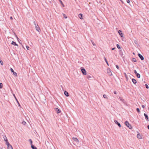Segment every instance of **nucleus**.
Wrapping results in <instances>:
<instances>
[{
	"label": "nucleus",
	"mask_w": 149,
	"mask_h": 149,
	"mask_svg": "<svg viewBox=\"0 0 149 149\" xmlns=\"http://www.w3.org/2000/svg\"><path fill=\"white\" fill-rule=\"evenodd\" d=\"M125 124L130 129L132 128V127L131 125L129 124V122H125Z\"/></svg>",
	"instance_id": "nucleus-1"
},
{
	"label": "nucleus",
	"mask_w": 149,
	"mask_h": 149,
	"mask_svg": "<svg viewBox=\"0 0 149 149\" xmlns=\"http://www.w3.org/2000/svg\"><path fill=\"white\" fill-rule=\"evenodd\" d=\"M81 70L84 75H86V71L85 69L83 68L82 67H81Z\"/></svg>",
	"instance_id": "nucleus-2"
},
{
	"label": "nucleus",
	"mask_w": 149,
	"mask_h": 149,
	"mask_svg": "<svg viewBox=\"0 0 149 149\" xmlns=\"http://www.w3.org/2000/svg\"><path fill=\"white\" fill-rule=\"evenodd\" d=\"M107 72L109 76H111L112 75V73L111 72V70L110 69L108 68L107 69Z\"/></svg>",
	"instance_id": "nucleus-3"
},
{
	"label": "nucleus",
	"mask_w": 149,
	"mask_h": 149,
	"mask_svg": "<svg viewBox=\"0 0 149 149\" xmlns=\"http://www.w3.org/2000/svg\"><path fill=\"white\" fill-rule=\"evenodd\" d=\"M6 144L8 148L9 149H13L12 146L10 145L9 142H7V143H6Z\"/></svg>",
	"instance_id": "nucleus-4"
},
{
	"label": "nucleus",
	"mask_w": 149,
	"mask_h": 149,
	"mask_svg": "<svg viewBox=\"0 0 149 149\" xmlns=\"http://www.w3.org/2000/svg\"><path fill=\"white\" fill-rule=\"evenodd\" d=\"M10 70L11 72L13 73V74L14 75H15L16 77L17 76V73L15 72L13 70L12 68H11Z\"/></svg>",
	"instance_id": "nucleus-5"
},
{
	"label": "nucleus",
	"mask_w": 149,
	"mask_h": 149,
	"mask_svg": "<svg viewBox=\"0 0 149 149\" xmlns=\"http://www.w3.org/2000/svg\"><path fill=\"white\" fill-rule=\"evenodd\" d=\"M137 137L139 139H142V135L140 133L138 134L137 135Z\"/></svg>",
	"instance_id": "nucleus-6"
},
{
	"label": "nucleus",
	"mask_w": 149,
	"mask_h": 149,
	"mask_svg": "<svg viewBox=\"0 0 149 149\" xmlns=\"http://www.w3.org/2000/svg\"><path fill=\"white\" fill-rule=\"evenodd\" d=\"M35 27L36 29L39 32L40 31V29L38 25H36Z\"/></svg>",
	"instance_id": "nucleus-7"
},
{
	"label": "nucleus",
	"mask_w": 149,
	"mask_h": 149,
	"mask_svg": "<svg viewBox=\"0 0 149 149\" xmlns=\"http://www.w3.org/2000/svg\"><path fill=\"white\" fill-rule=\"evenodd\" d=\"M138 56H139V57L141 58V60H143L144 59L143 57L139 53L138 54Z\"/></svg>",
	"instance_id": "nucleus-8"
},
{
	"label": "nucleus",
	"mask_w": 149,
	"mask_h": 149,
	"mask_svg": "<svg viewBox=\"0 0 149 149\" xmlns=\"http://www.w3.org/2000/svg\"><path fill=\"white\" fill-rule=\"evenodd\" d=\"M55 111L57 113H59L61 112V111L57 108H55Z\"/></svg>",
	"instance_id": "nucleus-9"
},
{
	"label": "nucleus",
	"mask_w": 149,
	"mask_h": 149,
	"mask_svg": "<svg viewBox=\"0 0 149 149\" xmlns=\"http://www.w3.org/2000/svg\"><path fill=\"white\" fill-rule=\"evenodd\" d=\"M72 139L74 141L76 142H79L78 139L76 138L73 137Z\"/></svg>",
	"instance_id": "nucleus-10"
},
{
	"label": "nucleus",
	"mask_w": 149,
	"mask_h": 149,
	"mask_svg": "<svg viewBox=\"0 0 149 149\" xmlns=\"http://www.w3.org/2000/svg\"><path fill=\"white\" fill-rule=\"evenodd\" d=\"M92 76L91 75L88 74L87 76V78L89 80H90L92 78Z\"/></svg>",
	"instance_id": "nucleus-11"
},
{
	"label": "nucleus",
	"mask_w": 149,
	"mask_h": 149,
	"mask_svg": "<svg viewBox=\"0 0 149 149\" xmlns=\"http://www.w3.org/2000/svg\"><path fill=\"white\" fill-rule=\"evenodd\" d=\"M118 33L121 37H122L123 36V34L122 33V31L121 30H119Z\"/></svg>",
	"instance_id": "nucleus-12"
},
{
	"label": "nucleus",
	"mask_w": 149,
	"mask_h": 149,
	"mask_svg": "<svg viewBox=\"0 0 149 149\" xmlns=\"http://www.w3.org/2000/svg\"><path fill=\"white\" fill-rule=\"evenodd\" d=\"M64 94L65 95H66L67 97H68L69 96V94L68 92H67L66 91H65L64 92Z\"/></svg>",
	"instance_id": "nucleus-13"
},
{
	"label": "nucleus",
	"mask_w": 149,
	"mask_h": 149,
	"mask_svg": "<svg viewBox=\"0 0 149 149\" xmlns=\"http://www.w3.org/2000/svg\"><path fill=\"white\" fill-rule=\"evenodd\" d=\"M79 18L81 19H82V15L81 14H79L78 15Z\"/></svg>",
	"instance_id": "nucleus-14"
},
{
	"label": "nucleus",
	"mask_w": 149,
	"mask_h": 149,
	"mask_svg": "<svg viewBox=\"0 0 149 149\" xmlns=\"http://www.w3.org/2000/svg\"><path fill=\"white\" fill-rule=\"evenodd\" d=\"M144 116L145 117V118L146 119V120H148V116L146 114V113H144Z\"/></svg>",
	"instance_id": "nucleus-15"
},
{
	"label": "nucleus",
	"mask_w": 149,
	"mask_h": 149,
	"mask_svg": "<svg viewBox=\"0 0 149 149\" xmlns=\"http://www.w3.org/2000/svg\"><path fill=\"white\" fill-rule=\"evenodd\" d=\"M31 146L32 149H37V148L33 144L31 145Z\"/></svg>",
	"instance_id": "nucleus-16"
},
{
	"label": "nucleus",
	"mask_w": 149,
	"mask_h": 149,
	"mask_svg": "<svg viewBox=\"0 0 149 149\" xmlns=\"http://www.w3.org/2000/svg\"><path fill=\"white\" fill-rule=\"evenodd\" d=\"M132 81L133 83L134 84H136V80L134 79H132Z\"/></svg>",
	"instance_id": "nucleus-17"
},
{
	"label": "nucleus",
	"mask_w": 149,
	"mask_h": 149,
	"mask_svg": "<svg viewBox=\"0 0 149 149\" xmlns=\"http://www.w3.org/2000/svg\"><path fill=\"white\" fill-rule=\"evenodd\" d=\"M116 124H117L119 127H121L120 124L118 123V122H114Z\"/></svg>",
	"instance_id": "nucleus-18"
},
{
	"label": "nucleus",
	"mask_w": 149,
	"mask_h": 149,
	"mask_svg": "<svg viewBox=\"0 0 149 149\" xmlns=\"http://www.w3.org/2000/svg\"><path fill=\"white\" fill-rule=\"evenodd\" d=\"M119 53H120V55L122 56V57H123V54L122 52V51L121 50H120L119 51Z\"/></svg>",
	"instance_id": "nucleus-19"
},
{
	"label": "nucleus",
	"mask_w": 149,
	"mask_h": 149,
	"mask_svg": "<svg viewBox=\"0 0 149 149\" xmlns=\"http://www.w3.org/2000/svg\"><path fill=\"white\" fill-rule=\"evenodd\" d=\"M4 138V141H6V143H7V142H8V140H7V137H6V136H4V137H3Z\"/></svg>",
	"instance_id": "nucleus-20"
},
{
	"label": "nucleus",
	"mask_w": 149,
	"mask_h": 149,
	"mask_svg": "<svg viewBox=\"0 0 149 149\" xmlns=\"http://www.w3.org/2000/svg\"><path fill=\"white\" fill-rule=\"evenodd\" d=\"M11 44L13 45H16L18 46V45L15 42L12 41L11 43Z\"/></svg>",
	"instance_id": "nucleus-21"
},
{
	"label": "nucleus",
	"mask_w": 149,
	"mask_h": 149,
	"mask_svg": "<svg viewBox=\"0 0 149 149\" xmlns=\"http://www.w3.org/2000/svg\"><path fill=\"white\" fill-rule=\"evenodd\" d=\"M132 61L134 62H137V60H136V59L134 58H132Z\"/></svg>",
	"instance_id": "nucleus-22"
},
{
	"label": "nucleus",
	"mask_w": 149,
	"mask_h": 149,
	"mask_svg": "<svg viewBox=\"0 0 149 149\" xmlns=\"http://www.w3.org/2000/svg\"><path fill=\"white\" fill-rule=\"evenodd\" d=\"M59 2H60V3H61V4L63 6V7H64V5L63 4V3H62V1H61V0H59Z\"/></svg>",
	"instance_id": "nucleus-23"
},
{
	"label": "nucleus",
	"mask_w": 149,
	"mask_h": 149,
	"mask_svg": "<svg viewBox=\"0 0 149 149\" xmlns=\"http://www.w3.org/2000/svg\"><path fill=\"white\" fill-rule=\"evenodd\" d=\"M104 60H105L106 62V63L107 64V65H109V64H108V63L107 61L106 58L105 57H104Z\"/></svg>",
	"instance_id": "nucleus-24"
},
{
	"label": "nucleus",
	"mask_w": 149,
	"mask_h": 149,
	"mask_svg": "<svg viewBox=\"0 0 149 149\" xmlns=\"http://www.w3.org/2000/svg\"><path fill=\"white\" fill-rule=\"evenodd\" d=\"M136 74V77L138 78H139L140 77V75L139 73H137Z\"/></svg>",
	"instance_id": "nucleus-25"
},
{
	"label": "nucleus",
	"mask_w": 149,
	"mask_h": 149,
	"mask_svg": "<svg viewBox=\"0 0 149 149\" xmlns=\"http://www.w3.org/2000/svg\"><path fill=\"white\" fill-rule=\"evenodd\" d=\"M29 141L30 142L31 145L32 144L33 142L31 139H29Z\"/></svg>",
	"instance_id": "nucleus-26"
},
{
	"label": "nucleus",
	"mask_w": 149,
	"mask_h": 149,
	"mask_svg": "<svg viewBox=\"0 0 149 149\" xmlns=\"http://www.w3.org/2000/svg\"><path fill=\"white\" fill-rule=\"evenodd\" d=\"M63 16L64 18L65 19H66L67 18V16L64 14H63Z\"/></svg>",
	"instance_id": "nucleus-27"
},
{
	"label": "nucleus",
	"mask_w": 149,
	"mask_h": 149,
	"mask_svg": "<svg viewBox=\"0 0 149 149\" xmlns=\"http://www.w3.org/2000/svg\"><path fill=\"white\" fill-rule=\"evenodd\" d=\"M13 95L14 96L15 98V99L16 100V101H17V103H19V102H18L17 99L16 97H15V95L14 94H13Z\"/></svg>",
	"instance_id": "nucleus-28"
},
{
	"label": "nucleus",
	"mask_w": 149,
	"mask_h": 149,
	"mask_svg": "<svg viewBox=\"0 0 149 149\" xmlns=\"http://www.w3.org/2000/svg\"><path fill=\"white\" fill-rule=\"evenodd\" d=\"M116 46H117V47L118 49H120V45L119 44H117L116 45Z\"/></svg>",
	"instance_id": "nucleus-29"
},
{
	"label": "nucleus",
	"mask_w": 149,
	"mask_h": 149,
	"mask_svg": "<svg viewBox=\"0 0 149 149\" xmlns=\"http://www.w3.org/2000/svg\"><path fill=\"white\" fill-rule=\"evenodd\" d=\"M103 97L105 98H107V95H105V94H104L103 95Z\"/></svg>",
	"instance_id": "nucleus-30"
},
{
	"label": "nucleus",
	"mask_w": 149,
	"mask_h": 149,
	"mask_svg": "<svg viewBox=\"0 0 149 149\" xmlns=\"http://www.w3.org/2000/svg\"><path fill=\"white\" fill-rule=\"evenodd\" d=\"M136 111L138 113L140 112V109L139 108H137L136 109Z\"/></svg>",
	"instance_id": "nucleus-31"
},
{
	"label": "nucleus",
	"mask_w": 149,
	"mask_h": 149,
	"mask_svg": "<svg viewBox=\"0 0 149 149\" xmlns=\"http://www.w3.org/2000/svg\"><path fill=\"white\" fill-rule=\"evenodd\" d=\"M2 88V83H0V88Z\"/></svg>",
	"instance_id": "nucleus-32"
},
{
	"label": "nucleus",
	"mask_w": 149,
	"mask_h": 149,
	"mask_svg": "<svg viewBox=\"0 0 149 149\" xmlns=\"http://www.w3.org/2000/svg\"><path fill=\"white\" fill-rule=\"evenodd\" d=\"M22 123L25 125L26 124V122H22Z\"/></svg>",
	"instance_id": "nucleus-33"
},
{
	"label": "nucleus",
	"mask_w": 149,
	"mask_h": 149,
	"mask_svg": "<svg viewBox=\"0 0 149 149\" xmlns=\"http://www.w3.org/2000/svg\"><path fill=\"white\" fill-rule=\"evenodd\" d=\"M0 63L1 65H3V61L2 60L0 61Z\"/></svg>",
	"instance_id": "nucleus-34"
},
{
	"label": "nucleus",
	"mask_w": 149,
	"mask_h": 149,
	"mask_svg": "<svg viewBox=\"0 0 149 149\" xmlns=\"http://www.w3.org/2000/svg\"><path fill=\"white\" fill-rule=\"evenodd\" d=\"M91 42H92V44L94 46H96V45L93 42H92V40L91 41Z\"/></svg>",
	"instance_id": "nucleus-35"
},
{
	"label": "nucleus",
	"mask_w": 149,
	"mask_h": 149,
	"mask_svg": "<svg viewBox=\"0 0 149 149\" xmlns=\"http://www.w3.org/2000/svg\"><path fill=\"white\" fill-rule=\"evenodd\" d=\"M15 36L16 38H17V40H19V39L18 38L17 36L15 34Z\"/></svg>",
	"instance_id": "nucleus-36"
},
{
	"label": "nucleus",
	"mask_w": 149,
	"mask_h": 149,
	"mask_svg": "<svg viewBox=\"0 0 149 149\" xmlns=\"http://www.w3.org/2000/svg\"><path fill=\"white\" fill-rule=\"evenodd\" d=\"M15 36L16 38H17V40H19V39L18 38L17 36L15 34Z\"/></svg>",
	"instance_id": "nucleus-37"
},
{
	"label": "nucleus",
	"mask_w": 149,
	"mask_h": 149,
	"mask_svg": "<svg viewBox=\"0 0 149 149\" xmlns=\"http://www.w3.org/2000/svg\"><path fill=\"white\" fill-rule=\"evenodd\" d=\"M15 36L16 38H17V40H19V39L18 38L17 36L15 34Z\"/></svg>",
	"instance_id": "nucleus-38"
},
{
	"label": "nucleus",
	"mask_w": 149,
	"mask_h": 149,
	"mask_svg": "<svg viewBox=\"0 0 149 149\" xmlns=\"http://www.w3.org/2000/svg\"><path fill=\"white\" fill-rule=\"evenodd\" d=\"M145 86H146V88H149V87H148V85L147 84H145Z\"/></svg>",
	"instance_id": "nucleus-39"
},
{
	"label": "nucleus",
	"mask_w": 149,
	"mask_h": 149,
	"mask_svg": "<svg viewBox=\"0 0 149 149\" xmlns=\"http://www.w3.org/2000/svg\"><path fill=\"white\" fill-rule=\"evenodd\" d=\"M26 47L27 50H29V47L28 46L26 45Z\"/></svg>",
	"instance_id": "nucleus-40"
},
{
	"label": "nucleus",
	"mask_w": 149,
	"mask_h": 149,
	"mask_svg": "<svg viewBox=\"0 0 149 149\" xmlns=\"http://www.w3.org/2000/svg\"><path fill=\"white\" fill-rule=\"evenodd\" d=\"M134 73L135 74H136L137 73H138L136 71V70H135L134 71Z\"/></svg>",
	"instance_id": "nucleus-41"
},
{
	"label": "nucleus",
	"mask_w": 149,
	"mask_h": 149,
	"mask_svg": "<svg viewBox=\"0 0 149 149\" xmlns=\"http://www.w3.org/2000/svg\"><path fill=\"white\" fill-rule=\"evenodd\" d=\"M116 68H117V69H119V66H118V65H116Z\"/></svg>",
	"instance_id": "nucleus-42"
},
{
	"label": "nucleus",
	"mask_w": 149,
	"mask_h": 149,
	"mask_svg": "<svg viewBox=\"0 0 149 149\" xmlns=\"http://www.w3.org/2000/svg\"><path fill=\"white\" fill-rule=\"evenodd\" d=\"M127 3H129L130 2V0H127Z\"/></svg>",
	"instance_id": "nucleus-43"
},
{
	"label": "nucleus",
	"mask_w": 149,
	"mask_h": 149,
	"mask_svg": "<svg viewBox=\"0 0 149 149\" xmlns=\"http://www.w3.org/2000/svg\"><path fill=\"white\" fill-rule=\"evenodd\" d=\"M114 94H116L117 93L116 91H114Z\"/></svg>",
	"instance_id": "nucleus-44"
},
{
	"label": "nucleus",
	"mask_w": 149,
	"mask_h": 149,
	"mask_svg": "<svg viewBox=\"0 0 149 149\" xmlns=\"http://www.w3.org/2000/svg\"><path fill=\"white\" fill-rule=\"evenodd\" d=\"M145 107V105H142V107L143 108H144Z\"/></svg>",
	"instance_id": "nucleus-45"
},
{
	"label": "nucleus",
	"mask_w": 149,
	"mask_h": 149,
	"mask_svg": "<svg viewBox=\"0 0 149 149\" xmlns=\"http://www.w3.org/2000/svg\"><path fill=\"white\" fill-rule=\"evenodd\" d=\"M115 49H116V48H115V47H114V48H112V50H114Z\"/></svg>",
	"instance_id": "nucleus-46"
},
{
	"label": "nucleus",
	"mask_w": 149,
	"mask_h": 149,
	"mask_svg": "<svg viewBox=\"0 0 149 149\" xmlns=\"http://www.w3.org/2000/svg\"><path fill=\"white\" fill-rule=\"evenodd\" d=\"M10 18L11 20H12L13 19V17L11 16L10 17Z\"/></svg>",
	"instance_id": "nucleus-47"
},
{
	"label": "nucleus",
	"mask_w": 149,
	"mask_h": 149,
	"mask_svg": "<svg viewBox=\"0 0 149 149\" xmlns=\"http://www.w3.org/2000/svg\"><path fill=\"white\" fill-rule=\"evenodd\" d=\"M147 128H148V129L149 130V125H148L147 126Z\"/></svg>",
	"instance_id": "nucleus-48"
},
{
	"label": "nucleus",
	"mask_w": 149,
	"mask_h": 149,
	"mask_svg": "<svg viewBox=\"0 0 149 149\" xmlns=\"http://www.w3.org/2000/svg\"><path fill=\"white\" fill-rule=\"evenodd\" d=\"M33 23H34V24H35V26L36 25L35 22H34Z\"/></svg>",
	"instance_id": "nucleus-49"
},
{
	"label": "nucleus",
	"mask_w": 149,
	"mask_h": 149,
	"mask_svg": "<svg viewBox=\"0 0 149 149\" xmlns=\"http://www.w3.org/2000/svg\"><path fill=\"white\" fill-rule=\"evenodd\" d=\"M18 41L20 43V42H19V41H21V40L19 39V40H18Z\"/></svg>",
	"instance_id": "nucleus-50"
},
{
	"label": "nucleus",
	"mask_w": 149,
	"mask_h": 149,
	"mask_svg": "<svg viewBox=\"0 0 149 149\" xmlns=\"http://www.w3.org/2000/svg\"><path fill=\"white\" fill-rule=\"evenodd\" d=\"M18 103V105H19V106H20V105L19 104V103Z\"/></svg>",
	"instance_id": "nucleus-51"
},
{
	"label": "nucleus",
	"mask_w": 149,
	"mask_h": 149,
	"mask_svg": "<svg viewBox=\"0 0 149 149\" xmlns=\"http://www.w3.org/2000/svg\"><path fill=\"white\" fill-rule=\"evenodd\" d=\"M136 132L138 133V134L139 133L138 131H137Z\"/></svg>",
	"instance_id": "nucleus-52"
},
{
	"label": "nucleus",
	"mask_w": 149,
	"mask_h": 149,
	"mask_svg": "<svg viewBox=\"0 0 149 149\" xmlns=\"http://www.w3.org/2000/svg\"><path fill=\"white\" fill-rule=\"evenodd\" d=\"M120 98V100H122V99L121 98Z\"/></svg>",
	"instance_id": "nucleus-53"
},
{
	"label": "nucleus",
	"mask_w": 149,
	"mask_h": 149,
	"mask_svg": "<svg viewBox=\"0 0 149 149\" xmlns=\"http://www.w3.org/2000/svg\"><path fill=\"white\" fill-rule=\"evenodd\" d=\"M114 121H117V120H115Z\"/></svg>",
	"instance_id": "nucleus-54"
},
{
	"label": "nucleus",
	"mask_w": 149,
	"mask_h": 149,
	"mask_svg": "<svg viewBox=\"0 0 149 149\" xmlns=\"http://www.w3.org/2000/svg\"><path fill=\"white\" fill-rule=\"evenodd\" d=\"M148 109H149V107H148Z\"/></svg>",
	"instance_id": "nucleus-55"
}]
</instances>
